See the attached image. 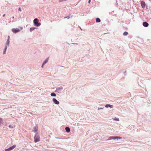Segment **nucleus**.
<instances>
[{
    "label": "nucleus",
    "instance_id": "24",
    "mask_svg": "<svg viewBox=\"0 0 151 151\" xmlns=\"http://www.w3.org/2000/svg\"><path fill=\"white\" fill-rule=\"evenodd\" d=\"M9 39H10V36H9L8 37V39H7V40H8L9 41Z\"/></svg>",
    "mask_w": 151,
    "mask_h": 151
},
{
    "label": "nucleus",
    "instance_id": "18",
    "mask_svg": "<svg viewBox=\"0 0 151 151\" xmlns=\"http://www.w3.org/2000/svg\"><path fill=\"white\" fill-rule=\"evenodd\" d=\"M101 21L100 19L99 18H97L96 19V22H99Z\"/></svg>",
    "mask_w": 151,
    "mask_h": 151
},
{
    "label": "nucleus",
    "instance_id": "4",
    "mask_svg": "<svg viewBox=\"0 0 151 151\" xmlns=\"http://www.w3.org/2000/svg\"><path fill=\"white\" fill-rule=\"evenodd\" d=\"M63 90V88L62 86H60L56 88V90L55 91L56 92H57L59 93H61L62 91Z\"/></svg>",
    "mask_w": 151,
    "mask_h": 151
},
{
    "label": "nucleus",
    "instance_id": "32",
    "mask_svg": "<svg viewBox=\"0 0 151 151\" xmlns=\"http://www.w3.org/2000/svg\"><path fill=\"white\" fill-rule=\"evenodd\" d=\"M5 16V14H4L3 15V16L4 17Z\"/></svg>",
    "mask_w": 151,
    "mask_h": 151
},
{
    "label": "nucleus",
    "instance_id": "26",
    "mask_svg": "<svg viewBox=\"0 0 151 151\" xmlns=\"http://www.w3.org/2000/svg\"><path fill=\"white\" fill-rule=\"evenodd\" d=\"M117 137V139H121V137Z\"/></svg>",
    "mask_w": 151,
    "mask_h": 151
},
{
    "label": "nucleus",
    "instance_id": "7",
    "mask_svg": "<svg viewBox=\"0 0 151 151\" xmlns=\"http://www.w3.org/2000/svg\"><path fill=\"white\" fill-rule=\"evenodd\" d=\"M117 137H115L114 136H111L109 137V138L107 139V141H108L109 140H111V139H117Z\"/></svg>",
    "mask_w": 151,
    "mask_h": 151
},
{
    "label": "nucleus",
    "instance_id": "31",
    "mask_svg": "<svg viewBox=\"0 0 151 151\" xmlns=\"http://www.w3.org/2000/svg\"><path fill=\"white\" fill-rule=\"evenodd\" d=\"M72 44H73V45H75V44L77 45L78 44H77V43H73Z\"/></svg>",
    "mask_w": 151,
    "mask_h": 151
},
{
    "label": "nucleus",
    "instance_id": "11",
    "mask_svg": "<svg viewBox=\"0 0 151 151\" xmlns=\"http://www.w3.org/2000/svg\"><path fill=\"white\" fill-rule=\"evenodd\" d=\"M4 123V120L1 118H0V125L3 124Z\"/></svg>",
    "mask_w": 151,
    "mask_h": 151
},
{
    "label": "nucleus",
    "instance_id": "16",
    "mask_svg": "<svg viewBox=\"0 0 151 151\" xmlns=\"http://www.w3.org/2000/svg\"><path fill=\"white\" fill-rule=\"evenodd\" d=\"M50 95L52 97H55L56 96V94L54 93H51Z\"/></svg>",
    "mask_w": 151,
    "mask_h": 151
},
{
    "label": "nucleus",
    "instance_id": "29",
    "mask_svg": "<svg viewBox=\"0 0 151 151\" xmlns=\"http://www.w3.org/2000/svg\"><path fill=\"white\" fill-rule=\"evenodd\" d=\"M91 0H89L88 1V3H89V4L90 3Z\"/></svg>",
    "mask_w": 151,
    "mask_h": 151
},
{
    "label": "nucleus",
    "instance_id": "33",
    "mask_svg": "<svg viewBox=\"0 0 151 151\" xmlns=\"http://www.w3.org/2000/svg\"><path fill=\"white\" fill-rule=\"evenodd\" d=\"M14 17H13V18L14 19Z\"/></svg>",
    "mask_w": 151,
    "mask_h": 151
},
{
    "label": "nucleus",
    "instance_id": "27",
    "mask_svg": "<svg viewBox=\"0 0 151 151\" xmlns=\"http://www.w3.org/2000/svg\"><path fill=\"white\" fill-rule=\"evenodd\" d=\"M18 10H19L20 11H21V8L20 7L19 8Z\"/></svg>",
    "mask_w": 151,
    "mask_h": 151
},
{
    "label": "nucleus",
    "instance_id": "23",
    "mask_svg": "<svg viewBox=\"0 0 151 151\" xmlns=\"http://www.w3.org/2000/svg\"><path fill=\"white\" fill-rule=\"evenodd\" d=\"M103 109V108H98L97 109L98 110H99L100 109Z\"/></svg>",
    "mask_w": 151,
    "mask_h": 151
},
{
    "label": "nucleus",
    "instance_id": "17",
    "mask_svg": "<svg viewBox=\"0 0 151 151\" xmlns=\"http://www.w3.org/2000/svg\"><path fill=\"white\" fill-rule=\"evenodd\" d=\"M7 48L6 47H5L4 50L3 52V54H4L6 53V52Z\"/></svg>",
    "mask_w": 151,
    "mask_h": 151
},
{
    "label": "nucleus",
    "instance_id": "9",
    "mask_svg": "<svg viewBox=\"0 0 151 151\" xmlns=\"http://www.w3.org/2000/svg\"><path fill=\"white\" fill-rule=\"evenodd\" d=\"M38 130V127H34L33 128V129L32 130V132L36 133L37 132Z\"/></svg>",
    "mask_w": 151,
    "mask_h": 151
},
{
    "label": "nucleus",
    "instance_id": "13",
    "mask_svg": "<svg viewBox=\"0 0 151 151\" xmlns=\"http://www.w3.org/2000/svg\"><path fill=\"white\" fill-rule=\"evenodd\" d=\"M65 129L67 132H69L70 131V129L69 127H66L65 128Z\"/></svg>",
    "mask_w": 151,
    "mask_h": 151
},
{
    "label": "nucleus",
    "instance_id": "15",
    "mask_svg": "<svg viewBox=\"0 0 151 151\" xmlns=\"http://www.w3.org/2000/svg\"><path fill=\"white\" fill-rule=\"evenodd\" d=\"M36 28L35 27H31L30 28L29 31L30 32H31L33 31L34 29H35Z\"/></svg>",
    "mask_w": 151,
    "mask_h": 151
},
{
    "label": "nucleus",
    "instance_id": "1",
    "mask_svg": "<svg viewBox=\"0 0 151 151\" xmlns=\"http://www.w3.org/2000/svg\"><path fill=\"white\" fill-rule=\"evenodd\" d=\"M19 28H13L12 29V32L14 33H16L18 32H19L22 29L23 27H19Z\"/></svg>",
    "mask_w": 151,
    "mask_h": 151
},
{
    "label": "nucleus",
    "instance_id": "12",
    "mask_svg": "<svg viewBox=\"0 0 151 151\" xmlns=\"http://www.w3.org/2000/svg\"><path fill=\"white\" fill-rule=\"evenodd\" d=\"M9 41L8 40H7L6 43L5 44V47H6L7 48L9 46Z\"/></svg>",
    "mask_w": 151,
    "mask_h": 151
},
{
    "label": "nucleus",
    "instance_id": "10",
    "mask_svg": "<svg viewBox=\"0 0 151 151\" xmlns=\"http://www.w3.org/2000/svg\"><path fill=\"white\" fill-rule=\"evenodd\" d=\"M143 25L144 27H147L148 26L149 24L147 22H145L143 23Z\"/></svg>",
    "mask_w": 151,
    "mask_h": 151
},
{
    "label": "nucleus",
    "instance_id": "21",
    "mask_svg": "<svg viewBox=\"0 0 151 151\" xmlns=\"http://www.w3.org/2000/svg\"><path fill=\"white\" fill-rule=\"evenodd\" d=\"M72 17V16H68L67 17H65L64 18H67L68 19H69L70 18Z\"/></svg>",
    "mask_w": 151,
    "mask_h": 151
},
{
    "label": "nucleus",
    "instance_id": "2",
    "mask_svg": "<svg viewBox=\"0 0 151 151\" xmlns=\"http://www.w3.org/2000/svg\"><path fill=\"white\" fill-rule=\"evenodd\" d=\"M40 136L39 135V134L38 132H37L35 135L34 137V141L35 142H39L40 141Z\"/></svg>",
    "mask_w": 151,
    "mask_h": 151
},
{
    "label": "nucleus",
    "instance_id": "3",
    "mask_svg": "<svg viewBox=\"0 0 151 151\" xmlns=\"http://www.w3.org/2000/svg\"><path fill=\"white\" fill-rule=\"evenodd\" d=\"M39 20L37 18L34 19L33 20V23L35 26L38 27L41 25V23L40 22L38 23Z\"/></svg>",
    "mask_w": 151,
    "mask_h": 151
},
{
    "label": "nucleus",
    "instance_id": "14",
    "mask_svg": "<svg viewBox=\"0 0 151 151\" xmlns=\"http://www.w3.org/2000/svg\"><path fill=\"white\" fill-rule=\"evenodd\" d=\"M142 6V7H144L145 6V3L143 1H142L141 3Z\"/></svg>",
    "mask_w": 151,
    "mask_h": 151
},
{
    "label": "nucleus",
    "instance_id": "25",
    "mask_svg": "<svg viewBox=\"0 0 151 151\" xmlns=\"http://www.w3.org/2000/svg\"><path fill=\"white\" fill-rule=\"evenodd\" d=\"M45 64H44L43 63V64H42V65L41 66V67L42 68H43L44 67V65Z\"/></svg>",
    "mask_w": 151,
    "mask_h": 151
},
{
    "label": "nucleus",
    "instance_id": "19",
    "mask_svg": "<svg viewBox=\"0 0 151 151\" xmlns=\"http://www.w3.org/2000/svg\"><path fill=\"white\" fill-rule=\"evenodd\" d=\"M128 32H124L123 34V35L124 36H126L128 35Z\"/></svg>",
    "mask_w": 151,
    "mask_h": 151
},
{
    "label": "nucleus",
    "instance_id": "30",
    "mask_svg": "<svg viewBox=\"0 0 151 151\" xmlns=\"http://www.w3.org/2000/svg\"><path fill=\"white\" fill-rule=\"evenodd\" d=\"M9 127H12V126L11 125H9Z\"/></svg>",
    "mask_w": 151,
    "mask_h": 151
},
{
    "label": "nucleus",
    "instance_id": "8",
    "mask_svg": "<svg viewBox=\"0 0 151 151\" xmlns=\"http://www.w3.org/2000/svg\"><path fill=\"white\" fill-rule=\"evenodd\" d=\"M105 106L106 108L109 107L110 108H112L113 107V105L109 104H107L105 105Z\"/></svg>",
    "mask_w": 151,
    "mask_h": 151
},
{
    "label": "nucleus",
    "instance_id": "22",
    "mask_svg": "<svg viewBox=\"0 0 151 151\" xmlns=\"http://www.w3.org/2000/svg\"><path fill=\"white\" fill-rule=\"evenodd\" d=\"M113 119L114 120H115V121H119V119L118 118H115L114 119Z\"/></svg>",
    "mask_w": 151,
    "mask_h": 151
},
{
    "label": "nucleus",
    "instance_id": "28",
    "mask_svg": "<svg viewBox=\"0 0 151 151\" xmlns=\"http://www.w3.org/2000/svg\"><path fill=\"white\" fill-rule=\"evenodd\" d=\"M64 1L63 0H59V2H63Z\"/></svg>",
    "mask_w": 151,
    "mask_h": 151
},
{
    "label": "nucleus",
    "instance_id": "6",
    "mask_svg": "<svg viewBox=\"0 0 151 151\" xmlns=\"http://www.w3.org/2000/svg\"><path fill=\"white\" fill-rule=\"evenodd\" d=\"M52 101L55 104L58 105L59 104V102L57 101L55 98H53L52 99Z\"/></svg>",
    "mask_w": 151,
    "mask_h": 151
},
{
    "label": "nucleus",
    "instance_id": "20",
    "mask_svg": "<svg viewBox=\"0 0 151 151\" xmlns=\"http://www.w3.org/2000/svg\"><path fill=\"white\" fill-rule=\"evenodd\" d=\"M48 62V59H46L44 61L43 63L44 64H46Z\"/></svg>",
    "mask_w": 151,
    "mask_h": 151
},
{
    "label": "nucleus",
    "instance_id": "5",
    "mask_svg": "<svg viewBox=\"0 0 151 151\" xmlns=\"http://www.w3.org/2000/svg\"><path fill=\"white\" fill-rule=\"evenodd\" d=\"M16 147V145H14L12 146L11 147L5 149V151H11L13 150L14 148Z\"/></svg>",
    "mask_w": 151,
    "mask_h": 151
}]
</instances>
